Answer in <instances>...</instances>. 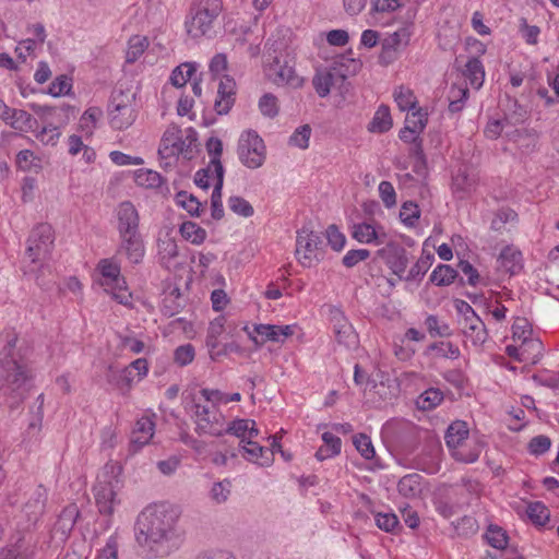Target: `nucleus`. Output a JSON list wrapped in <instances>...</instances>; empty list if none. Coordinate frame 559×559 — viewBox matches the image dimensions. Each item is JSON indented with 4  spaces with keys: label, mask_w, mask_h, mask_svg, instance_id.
Returning <instances> with one entry per match:
<instances>
[{
    "label": "nucleus",
    "mask_w": 559,
    "mask_h": 559,
    "mask_svg": "<svg viewBox=\"0 0 559 559\" xmlns=\"http://www.w3.org/2000/svg\"><path fill=\"white\" fill-rule=\"evenodd\" d=\"M377 255L385 263V265L397 275L400 280H404V273L408 265L407 250L396 242H389L377 251Z\"/></svg>",
    "instance_id": "11"
},
{
    "label": "nucleus",
    "mask_w": 559,
    "mask_h": 559,
    "mask_svg": "<svg viewBox=\"0 0 559 559\" xmlns=\"http://www.w3.org/2000/svg\"><path fill=\"white\" fill-rule=\"evenodd\" d=\"M194 357L195 350L192 344L180 345L174 352V361L180 367L191 364Z\"/></svg>",
    "instance_id": "56"
},
{
    "label": "nucleus",
    "mask_w": 559,
    "mask_h": 559,
    "mask_svg": "<svg viewBox=\"0 0 559 559\" xmlns=\"http://www.w3.org/2000/svg\"><path fill=\"white\" fill-rule=\"evenodd\" d=\"M457 271L448 264H439L430 274V282L437 286H448L454 282Z\"/></svg>",
    "instance_id": "38"
},
{
    "label": "nucleus",
    "mask_w": 559,
    "mask_h": 559,
    "mask_svg": "<svg viewBox=\"0 0 559 559\" xmlns=\"http://www.w3.org/2000/svg\"><path fill=\"white\" fill-rule=\"evenodd\" d=\"M421 479V476L416 473L403 476L397 484L400 495L405 498L418 497L423 490Z\"/></svg>",
    "instance_id": "27"
},
{
    "label": "nucleus",
    "mask_w": 559,
    "mask_h": 559,
    "mask_svg": "<svg viewBox=\"0 0 559 559\" xmlns=\"http://www.w3.org/2000/svg\"><path fill=\"white\" fill-rule=\"evenodd\" d=\"M230 481L227 479L214 483L210 490L211 499L217 504L226 502L230 495Z\"/></svg>",
    "instance_id": "54"
},
{
    "label": "nucleus",
    "mask_w": 559,
    "mask_h": 559,
    "mask_svg": "<svg viewBox=\"0 0 559 559\" xmlns=\"http://www.w3.org/2000/svg\"><path fill=\"white\" fill-rule=\"evenodd\" d=\"M329 317L337 343L347 348L355 347L358 343V337L344 312L340 308L331 307Z\"/></svg>",
    "instance_id": "12"
},
{
    "label": "nucleus",
    "mask_w": 559,
    "mask_h": 559,
    "mask_svg": "<svg viewBox=\"0 0 559 559\" xmlns=\"http://www.w3.org/2000/svg\"><path fill=\"white\" fill-rule=\"evenodd\" d=\"M463 334L471 340L475 346L483 345L488 336L486 325L479 317L462 321Z\"/></svg>",
    "instance_id": "23"
},
{
    "label": "nucleus",
    "mask_w": 559,
    "mask_h": 559,
    "mask_svg": "<svg viewBox=\"0 0 559 559\" xmlns=\"http://www.w3.org/2000/svg\"><path fill=\"white\" fill-rule=\"evenodd\" d=\"M352 237L361 243L381 245L384 242L385 233L378 230L369 223H357L352 226Z\"/></svg>",
    "instance_id": "22"
},
{
    "label": "nucleus",
    "mask_w": 559,
    "mask_h": 559,
    "mask_svg": "<svg viewBox=\"0 0 559 559\" xmlns=\"http://www.w3.org/2000/svg\"><path fill=\"white\" fill-rule=\"evenodd\" d=\"M0 342H4L0 352V395L10 399V406H14L25 397L32 374L26 362L15 350L16 333L5 331L0 336Z\"/></svg>",
    "instance_id": "2"
},
{
    "label": "nucleus",
    "mask_w": 559,
    "mask_h": 559,
    "mask_svg": "<svg viewBox=\"0 0 559 559\" xmlns=\"http://www.w3.org/2000/svg\"><path fill=\"white\" fill-rule=\"evenodd\" d=\"M442 400L443 393L439 389L430 388L417 397L416 405L423 411H429L438 406Z\"/></svg>",
    "instance_id": "39"
},
{
    "label": "nucleus",
    "mask_w": 559,
    "mask_h": 559,
    "mask_svg": "<svg viewBox=\"0 0 559 559\" xmlns=\"http://www.w3.org/2000/svg\"><path fill=\"white\" fill-rule=\"evenodd\" d=\"M425 324L431 336H450L452 331L447 323H440L436 316H428Z\"/></svg>",
    "instance_id": "60"
},
{
    "label": "nucleus",
    "mask_w": 559,
    "mask_h": 559,
    "mask_svg": "<svg viewBox=\"0 0 559 559\" xmlns=\"http://www.w3.org/2000/svg\"><path fill=\"white\" fill-rule=\"evenodd\" d=\"M468 436V429L466 423L456 420L452 423L447 429L444 439L447 445L453 450L452 455L456 461L464 463H474L478 460V452H468L465 453L463 450H460L459 447L462 445L463 441Z\"/></svg>",
    "instance_id": "10"
},
{
    "label": "nucleus",
    "mask_w": 559,
    "mask_h": 559,
    "mask_svg": "<svg viewBox=\"0 0 559 559\" xmlns=\"http://www.w3.org/2000/svg\"><path fill=\"white\" fill-rule=\"evenodd\" d=\"M11 549L15 551L16 559H35L38 554L37 540L31 534L21 537Z\"/></svg>",
    "instance_id": "31"
},
{
    "label": "nucleus",
    "mask_w": 559,
    "mask_h": 559,
    "mask_svg": "<svg viewBox=\"0 0 559 559\" xmlns=\"http://www.w3.org/2000/svg\"><path fill=\"white\" fill-rule=\"evenodd\" d=\"M235 87L236 83L230 76L225 75L221 79L217 86V98L214 104L218 115H226L231 109L235 103Z\"/></svg>",
    "instance_id": "20"
},
{
    "label": "nucleus",
    "mask_w": 559,
    "mask_h": 559,
    "mask_svg": "<svg viewBox=\"0 0 559 559\" xmlns=\"http://www.w3.org/2000/svg\"><path fill=\"white\" fill-rule=\"evenodd\" d=\"M186 142L182 140L181 130L177 126H169L163 134L158 155L162 158L178 156L183 153Z\"/></svg>",
    "instance_id": "17"
},
{
    "label": "nucleus",
    "mask_w": 559,
    "mask_h": 559,
    "mask_svg": "<svg viewBox=\"0 0 559 559\" xmlns=\"http://www.w3.org/2000/svg\"><path fill=\"white\" fill-rule=\"evenodd\" d=\"M543 353V343L538 338L531 337L522 344V355L530 357V360L535 364Z\"/></svg>",
    "instance_id": "64"
},
{
    "label": "nucleus",
    "mask_w": 559,
    "mask_h": 559,
    "mask_svg": "<svg viewBox=\"0 0 559 559\" xmlns=\"http://www.w3.org/2000/svg\"><path fill=\"white\" fill-rule=\"evenodd\" d=\"M392 128L390 109L385 105L379 106L372 120L368 126L370 132L384 133Z\"/></svg>",
    "instance_id": "32"
},
{
    "label": "nucleus",
    "mask_w": 559,
    "mask_h": 559,
    "mask_svg": "<svg viewBox=\"0 0 559 559\" xmlns=\"http://www.w3.org/2000/svg\"><path fill=\"white\" fill-rule=\"evenodd\" d=\"M463 74L472 87L479 90L483 86L485 70L478 57H473L466 62Z\"/></svg>",
    "instance_id": "28"
},
{
    "label": "nucleus",
    "mask_w": 559,
    "mask_h": 559,
    "mask_svg": "<svg viewBox=\"0 0 559 559\" xmlns=\"http://www.w3.org/2000/svg\"><path fill=\"white\" fill-rule=\"evenodd\" d=\"M250 419H235L230 421L226 427L225 423L222 424V436L225 433L236 436L240 439V444L247 441V431L249 430Z\"/></svg>",
    "instance_id": "44"
},
{
    "label": "nucleus",
    "mask_w": 559,
    "mask_h": 559,
    "mask_svg": "<svg viewBox=\"0 0 559 559\" xmlns=\"http://www.w3.org/2000/svg\"><path fill=\"white\" fill-rule=\"evenodd\" d=\"M263 72L269 82L280 87L299 88L304 85V79L296 73L295 62L288 55L264 60Z\"/></svg>",
    "instance_id": "6"
},
{
    "label": "nucleus",
    "mask_w": 559,
    "mask_h": 559,
    "mask_svg": "<svg viewBox=\"0 0 559 559\" xmlns=\"http://www.w3.org/2000/svg\"><path fill=\"white\" fill-rule=\"evenodd\" d=\"M321 237L307 227L297 231L296 257L305 267H311L322 259Z\"/></svg>",
    "instance_id": "9"
},
{
    "label": "nucleus",
    "mask_w": 559,
    "mask_h": 559,
    "mask_svg": "<svg viewBox=\"0 0 559 559\" xmlns=\"http://www.w3.org/2000/svg\"><path fill=\"white\" fill-rule=\"evenodd\" d=\"M412 23H405L403 26H401L399 29L393 32L392 34H389L382 43L386 45L388 47L394 48L397 51H401L403 48H405L411 39L412 36Z\"/></svg>",
    "instance_id": "29"
},
{
    "label": "nucleus",
    "mask_w": 559,
    "mask_h": 559,
    "mask_svg": "<svg viewBox=\"0 0 559 559\" xmlns=\"http://www.w3.org/2000/svg\"><path fill=\"white\" fill-rule=\"evenodd\" d=\"M311 135V128L308 124H304L297 128L289 138V144L298 148L305 150L309 145V139Z\"/></svg>",
    "instance_id": "58"
},
{
    "label": "nucleus",
    "mask_w": 559,
    "mask_h": 559,
    "mask_svg": "<svg viewBox=\"0 0 559 559\" xmlns=\"http://www.w3.org/2000/svg\"><path fill=\"white\" fill-rule=\"evenodd\" d=\"M135 110L131 104L123 102V94L114 95L109 106V122L116 130L129 128L135 121Z\"/></svg>",
    "instance_id": "13"
},
{
    "label": "nucleus",
    "mask_w": 559,
    "mask_h": 559,
    "mask_svg": "<svg viewBox=\"0 0 559 559\" xmlns=\"http://www.w3.org/2000/svg\"><path fill=\"white\" fill-rule=\"evenodd\" d=\"M527 117L526 109L521 106L518 100L513 99L509 102L508 112L506 114V120L512 124H519L524 122Z\"/></svg>",
    "instance_id": "63"
},
{
    "label": "nucleus",
    "mask_w": 559,
    "mask_h": 559,
    "mask_svg": "<svg viewBox=\"0 0 559 559\" xmlns=\"http://www.w3.org/2000/svg\"><path fill=\"white\" fill-rule=\"evenodd\" d=\"M47 491L41 485L31 491L29 498L23 507V512L28 522L36 523L38 521L45 511Z\"/></svg>",
    "instance_id": "21"
},
{
    "label": "nucleus",
    "mask_w": 559,
    "mask_h": 559,
    "mask_svg": "<svg viewBox=\"0 0 559 559\" xmlns=\"http://www.w3.org/2000/svg\"><path fill=\"white\" fill-rule=\"evenodd\" d=\"M526 513L535 525L544 526L549 521V510L539 501L531 502L527 506Z\"/></svg>",
    "instance_id": "45"
},
{
    "label": "nucleus",
    "mask_w": 559,
    "mask_h": 559,
    "mask_svg": "<svg viewBox=\"0 0 559 559\" xmlns=\"http://www.w3.org/2000/svg\"><path fill=\"white\" fill-rule=\"evenodd\" d=\"M103 116V111L98 107H91L84 111L80 118V130L84 135L90 136L93 134L96 123Z\"/></svg>",
    "instance_id": "40"
},
{
    "label": "nucleus",
    "mask_w": 559,
    "mask_h": 559,
    "mask_svg": "<svg viewBox=\"0 0 559 559\" xmlns=\"http://www.w3.org/2000/svg\"><path fill=\"white\" fill-rule=\"evenodd\" d=\"M53 230L51 225L41 223L33 228L27 239L26 258L32 264L43 266L50 258L53 248Z\"/></svg>",
    "instance_id": "7"
},
{
    "label": "nucleus",
    "mask_w": 559,
    "mask_h": 559,
    "mask_svg": "<svg viewBox=\"0 0 559 559\" xmlns=\"http://www.w3.org/2000/svg\"><path fill=\"white\" fill-rule=\"evenodd\" d=\"M346 74L336 67H331L324 70H318L312 79V85L320 97H326L333 90V85L337 82H343Z\"/></svg>",
    "instance_id": "18"
},
{
    "label": "nucleus",
    "mask_w": 559,
    "mask_h": 559,
    "mask_svg": "<svg viewBox=\"0 0 559 559\" xmlns=\"http://www.w3.org/2000/svg\"><path fill=\"white\" fill-rule=\"evenodd\" d=\"M376 525L388 533L394 532L399 527V519L392 512H377L374 513Z\"/></svg>",
    "instance_id": "52"
},
{
    "label": "nucleus",
    "mask_w": 559,
    "mask_h": 559,
    "mask_svg": "<svg viewBox=\"0 0 559 559\" xmlns=\"http://www.w3.org/2000/svg\"><path fill=\"white\" fill-rule=\"evenodd\" d=\"M286 49V43L284 38L278 34H272V36L265 43L264 60L272 58L276 55L285 56L283 51Z\"/></svg>",
    "instance_id": "53"
},
{
    "label": "nucleus",
    "mask_w": 559,
    "mask_h": 559,
    "mask_svg": "<svg viewBox=\"0 0 559 559\" xmlns=\"http://www.w3.org/2000/svg\"><path fill=\"white\" fill-rule=\"evenodd\" d=\"M420 215L417 204L405 202L400 211L401 221L407 226H415Z\"/></svg>",
    "instance_id": "61"
},
{
    "label": "nucleus",
    "mask_w": 559,
    "mask_h": 559,
    "mask_svg": "<svg viewBox=\"0 0 559 559\" xmlns=\"http://www.w3.org/2000/svg\"><path fill=\"white\" fill-rule=\"evenodd\" d=\"M353 443H354L355 448L357 449V451L366 460H371L374 456V454H376L374 448L372 445L371 439L367 435H365V433L356 435L353 439Z\"/></svg>",
    "instance_id": "57"
},
{
    "label": "nucleus",
    "mask_w": 559,
    "mask_h": 559,
    "mask_svg": "<svg viewBox=\"0 0 559 559\" xmlns=\"http://www.w3.org/2000/svg\"><path fill=\"white\" fill-rule=\"evenodd\" d=\"M134 537L148 558H163L179 548L182 533L177 519L164 506H148L140 512L134 524Z\"/></svg>",
    "instance_id": "1"
},
{
    "label": "nucleus",
    "mask_w": 559,
    "mask_h": 559,
    "mask_svg": "<svg viewBox=\"0 0 559 559\" xmlns=\"http://www.w3.org/2000/svg\"><path fill=\"white\" fill-rule=\"evenodd\" d=\"M429 349L436 352L442 358L456 359L460 356L459 347L451 342L433 343L429 346Z\"/></svg>",
    "instance_id": "59"
},
{
    "label": "nucleus",
    "mask_w": 559,
    "mask_h": 559,
    "mask_svg": "<svg viewBox=\"0 0 559 559\" xmlns=\"http://www.w3.org/2000/svg\"><path fill=\"white\" fill-rule=\"evenodd\" d=\"M241 448L245 452V457L250 462L259 463L261 466H270L273 462V457L265 455L269 449L252 440L245 441Z\"/></svg>",
    "instance_id": "26"
},
{
    "label": "nucleus",
    "mask_w": 559,
    "mask_h": 559,
    "mask_svg": "<svg viewBox=\"0 0 559 559\" xmlns=\"http://www.w3.org/2000/svg\"><path fill=\"white\" fill-rule=\"evenodd\" d=\"M259 109L264 117H276L280 109L277 97L272 93H265L259 99Z\"/></svg>",
    "instance_id": "50"
},
{
    "label": "nucleus",
    "mask_w": 559,
    "mask_h": 559,
    "mask_svg": "<svg viewBox=\"0 0 559 559\" xmlns=\"http://www.w3.org/2000/svg\"><path fill=\"white\" fill-rule=\"evenodd\" d=\"M155 423L148 416H143L136 420L130 438V448L138 452L144 445L148 444L154 436Z\"/></svg>",
    "instance_id": "19"
},
{
    "label": "nucleus",
    "mask_w": 559,
    "mask_h": 559,
    "mask_svg": "<svg viewBox=\"0 0 559 559\" xmlns=\"http://www.w3.org/2000/svg\"><path fill=\"white\" fill-rule=\"evenodd\" d=\"M96 271L99 272L100 285L119 304H131V294L128 290L126 278L121 275V266L114 258H105L98 261Z\"/></svg>",
    "instance_id": "5"
},
{
    "label": "nucleus",
    "mask_w": 559,
    "mask_h": 559,
    "mask_svg": "<svg viewBox=\"0 0 559 559\" xmlns=\"http://www.w3.org/2000/svg\"><path fill=\"white\" fill-rule=\"evenodd\" d=\"M278 325L272 324H255L253 328L254 336L251 332H248L249 337L255 344H263L267 341L280 342V334L277 332Z\"/></svg>",
    "instance_id": "36"
},
{
    "label": "nucleus",
    "mask_w": 559,
    "mask_h": 559,
    "mask_svg": "<svg viewBox=\"0 0 559 559\" xmlns=\"http://www.w3.org/2000/svg\"><path fill=\"white\" fill-rule=\"evenodd\" d=\"M176 201L179 205H181L190 215L199 216L201 203L199 200L192 195L188 194L186 191H180L176 194Z\"/></svg>",
    "instance_id": "51"
},
{
    "label": "nucleus",
    "mask_w": 559,
    "mask_h": 559,
    "mask_svg": "<svg viewBox=\"0 0 559 559\" xmlns=\"http://www.w3.org/2000/svg\"><path fill=\"white\" fill-rule=\"evenodd\" d=\"M497 262L498 269L513 275L519 273L522 269V254L520 251L507 247L500 252Z\"/></svg>",
    "instance_id": "24"
},
{
    "label": "nucleus",
    "mask_w": 559,
    "mask_h": 559,
    "mask_svg": "<svg viewBox=\"0 0 559 559\" xmlns=\"http://www.w3.org/2000/svg\"><path fill=\"white\" fill-rule=\"evenodd\" d=\"M206 150L211 156L210 165L213 166V171L216 177L224 176V167L221 162L223 153V142L218 138H210L206 142Z\"/></svg>",
    "instance_id": "35"
},
{
    "label": "nucleus",
    "mask_w": 559,
    "mask_h": 559,
    "mask_svg": "<svg viewBox=\"0 0 559 559\" xmlns=\"http://www.w3.org/2000/svg\"><path fill=\"white\" fill-rule=\"evenodd\" d=\"M115 213L118 235L140 233V215L133 203L130 201L119 203Z\"/></svg>",
    "instance_id": "16"
},
{
    "label": "nucleus",
    "mask_w": 559,
    "mask_h": 559,
    "mask_svg": "<svg viewBox=\"0 0 559 559\" xmlns=\"http://www.w3.org/2000/svg\"><path fill=\"white\" fill-rule=\"evenodd\" d=\"M138 371L139 379H142L147 374L148 364L145 358H138L132 361L127 368L121 371V379L127 383L132 381V372Z\"/></svg>",
    "instance_id": "49"
},
{
    "label": "nucleus",
    "mask_w": 559,
    "mask_h": 559,
    "mask_svg": "<svg viewBox=\"0 0 559 559\" xmlns=\"http://www.w3.org/2000/svg\"><path fill=\"white\" fill-rule=\"evenodd\" d=\"M435 261V255L431 252L423 251L418 261L411 267L405 281H420L427 271L431 267Z\"/></svg>",
    "instance_id": "34"
},
{
    "label": "nucleus",
    "mask_w": 559,
    "mask_h": 559,
    "mask_svg": "<svg viewBox=\"0 0 559 559\" xmlns=\"http://www.w3.org/2000/svg\"><path fill=\"white\" fill-rule=\"evenodd\" d=\"M222 11V0H199L191 9V19L186 23L188 34L193 38L214 34Z\"/></svg>",
    "instance_id": "4"
},
{
    "label": "nucleus",
    "mask_w": 559,
    "mask_h": 559,
    "mask_svg": "<svg viewBox=\"0 0 559 559\" xmlns=\"http://www.w3.org/2000/svg\"><path fill=\"white\" fill-rule=\"evenodd\" d=\"M10 117L8 124L16 131L28 132L38 127L37 120L23 109L15 108Z\"/></svg>",
    "instance_id": "30"
},
{
    "label": "nucleus",
    "mask_w": 559,
    "mask_h": 559,
    "mask_svg": "<svg viewBox=\"0 0 559 559\" xmlns=\"http://www.w3.org/2000/svg\"><path fill=\"white\" fill-rule=\"evenodd\" d=\"M223 183L224 176L216 177V182L211 195V215L216 221L222 219L224 216V209L222 203Z\"/></svg>",
    "instance_id": "41"
},
{
    "label": "nucleus",
    "mask_w": 559,
    "mask_h": 559,
    "mask_svg": "<svg viewBox=\"0 0 559 559\" xmlns=\"http://www.w3.org/2000/svg\"><path fill=\"white\" fill-rule=\"evenodd\" d=\"M229 209L237 215L242 217H250L254 211L252 205L241 197L234 195L228 199Z\"/></svg>",
    "instance_id": "55"
},
{
    "label": "nucleus",
    "mask_w": 559,
    "mask_h": 559,
    "mask_svg": "<svg viewBox=\"0 0 559 559\" xmlns=\"http://www.w3.org/2000/svg\"><path fill=\"white\" fill-rule=\"evenodd\" d=\"M117 254L124 255L132 264H139L145 254V246L141 233L119 234Z\"/></svg>",
    "instance_id": "15"
},
{
    "label": "nucleus",
    "mask_w": 559,
    "mask_h": 559,
    "mask_svg": "<svg viewBox=\"0 0 559 559\" xmlns=\"http://www.w3.org/2000/svg\"><path fill=\"white\" fill-rule=\"evenodd\" d=\"M486 538L488 544L497 549H503L508 543V536L506 532L497 526H489Z\"/></svg>",
    "instance_id": "62"
},
{
    "label": "nucleus",
    "mask_w": 559,
    "mask_h": 559,
    "mask_svg": "<svg viewBox=\"0 0 559 559\" xmlns=\"http://www.w3.org/2000/svg\"><path fill=\"white\" fill-rule=\"evenodd\" d=\"M237 154L241 164L250 169H257L264 164L265 145L257 131L247 130L240 134Z\"/></svg>",
    "instance_id": "8"
},
{
    "label": "nucleus",
    "mask_w": 559,
    "mask_h": 559,
    "mask_svg": "<svg viewBox=\"0 0 559 559\" xmlns=\"http://www.w3.org/2000/svg\"><path fill=\"white\" fill-rule=\"evenodd\" d=\"M469 91L467 86L463 84H452L449 90V110L453 114L460 112L465 105L466 99L468 98Z\"/></svg>",
    "instance_id": "33"
},
{
    "label": "nucleus",
    "mask_w": 559,
    "mask_h": 559,
    "mask_svg": "<svg viewBox=\"0 0 559 559\" xmlns=\"http://www.w3.org/2000/svg\"><path fill=\"white\" fill-rule=\"evenodd\" d=\"M148 41L145 37L133 36L129 39L128 49L126 52V60L128 63L135 62L140 56L145 51Z\"/></svg>",
    "instance_id": "46"
},
{
    "label": "nucleus",
    "mask_w": 559,
    "mask_h": 559,
    "mask_svg": "<svg viewBox=\"0 0 559 559\" xmlns=\"http://www.w3.org/2000/svg\"><path fill=\"white\" fill-rule=\"evenodd\" d=\"M80 515V511L76 504L71 503L67 506L58 516L55 524V532L61 533L62 536H68L73 530L75 522Z\"/></svg>",
    "instance_id": "25"
},
{
    "label": "nucleus",
    "mask_w": 559,
    "mask_h": 559,
    "mask_svg": "<svg viewBox=\"0 0 559 559\" xmlns=\"http://www.w3.org/2000/svg\"><path fill=\"white\" fill-rule=\"evenodd\" d=\"M194 72L195 68L192 63H182L173 70L170 82L176 87L185 86Z\"/></svg>",
    "instance_id": "47"
},
{
    "label": "nucleus",
    "mask_w": 559,
    "mask_h": 559,
    "mask_svg": "<svg viewBox=\"0 0 559 559\" xmlns=\"http://www.w3.org/2000/svg\"><path fill=\"white\" fill-rule=\"evenodd\" d=\"M185 409L190 414L191 419L195 424L194 430L199 436H222V424L225 423V417L218 409L202 404L193 393L186 397Z\"/></svg>",
    "instance_id": "3"
},
{
    "label": "nucleus",
    "mask_w": 559,
    "mask_h": 559,
    "mask_svg": "<svg viewBox=\"0 0 559 559\" xmlns=\"http://www.w3.org/2000/svg\"><path fill=\"white\" fill-rule=\"evenodd\" d=\"M393 97L402 111H411L416 108L417 98L409 87L404 85L397 86L393 92Z\"/></svg>",
    "instance_id": "37"
},
{
    "label": "nucleus",
    "mask_w": 559,
    "mask_h": 559,
    "mask_svg": "<svg viewBox=\"0 0 559 559\" xmlns=\"http://www.w3.org/2000/svg\"><path fill=\"white\" fill-rule=\"evenodd\" d=\"M118 480H98L94 487L95 501L99 513L111 515L115 507L119 503L117 499Z\"/></svg>",
    "instance_id": "14"
},
{
    "label": "nucleus",
    "mask_w": 559,
    "mask_h": 559,
    "mask_svg": "<svg viewBox=\"0 0 559 559\" xmlns=\"http://www.w3.org/2000/svg\"><path fill=\"white\" fill-rule=\"evenodd\" d=\"M181 236L193 245L202 243L206 238V231L193 222H185L180 227Z\"/></svg>",
    "instance_id": "42"
},
{
    "label": "nucleus",
    "mask_w": 559,
    "mask_h": 559,
    "mask_svg": "<svg viewBox=\"0 0 559 559\" xmlns=\"http://www.w3.org/2000/svg\"><path fill=\"white\" fill-rule=\"evenodd\" d=\"M428 114L421 108H415L406 116L405 127L409 128L413 133H420L427 124Z\"/></svg>",
    "instance_id": "43"
},
{
    "label": "nucleus",
    "mask_w": 559,
    "mask_h": 559,
    "mask_svg": "<svg viewBox=\"0 0 559 559\" xmlns=\"http://www.w3.org/2000/svg\"><path fill=\"white\" fill-rule=\"evenodd\" d=\"M163 177L151 169H140L135 173V182L146 188H158L163 183Z\"/></svg>",
    "instance_id": "48"
}]
</instances>
